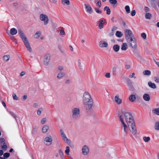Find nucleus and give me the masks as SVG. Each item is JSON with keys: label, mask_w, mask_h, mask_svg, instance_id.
Instances as JSON below:
<instances>
[{"label": "nucleus", "mask_w": 159, "mask_h": 159, "mask_svg": "<svg viewBox=\"0 0 159 159\" xmlns=\"http://www.w3.org/2000/svg\"><path fill=\"white\" fill-rule=\"evenodd\" d=\"M128 48L127 44L125 43L122 44L121 47V49L123 51L126 50Z\"/></svg>", "instance_id": "nucleus-21"}, {"label": "nucleus", "mask_w": 159, "mask_h": 159, "mask_svg": "<svg viewBox=\"0 0 159 159\" xmlns=\"http://www.w3.org/2000/svg\"><path fill=\"white\" fill-rule=\"evenodd\" d=\"M77 61L78 62V64L79 66L80 67H81V62L82 61L80 59H79L77 60Z\"/></svg>", "instance_id": "nucleus-51"}, {"label": "nucleus", "mask_w": 159, "mask_h": 159, "mask_svg": "<svg viewBox=\"0 0 159 159\" xmlns=\"http://www.w3.org/2000/svg\"><path fill=\"white\" fill-rule=\"evenodd\" d=\"M143 99L145 101H148L150 100V98L149 95L147 93H145L143 95Z\"/></svg>", "instance_id": "nucleus-18"}, {"label": "nucleus", "mask_w": 159, "mask_h": 159, "mask_svg": "<svg viewBox=\"0 0 159 159\" xmlns=\"http://www.w3.org/2000/svg\"><path fill=\"white\" fill-rule=\"evenodd\" d=\"M84 5V9L87 13L90 15L93 14V10L90 4L86 3Z\"/></svg>", "instance_id": "nucleus-9"}, {"label": "nucleus", "mask_w": 159, "mask_h": 159, "mask_svg": "<svg viewBox=\"0 0 159 159\" xmlns=\"http://www.w3.org/2000/svg\"><path fill=\"white\" fill-rule=\"evenodd\" d=\"M125 9L127 13H129L130 12V7L129 6L127 5L125 7Z\"/></svg>", "instance_id": "nucleus-40"}, {"label": "nucleus", "mask_w": 159, "mask_h": 159, "mask_svg": "<svg viewBox=\"0 0 159 159\" xmlns=\"http://www.w3.org/2000/svg\"><path fill=\"white\" fill-rule=\"evenodd\" d=\"M109 2L111 4H116L117 3L116 0H110Z\"/></svg>", "instance_id": "nucleus-45"}, {"label": "nucleus", "mask_w": 159, "mask_h": 159, "mask_svg": "<svg viewBox=\"0 0 159 159\" xmlns=\"http://www.w3.org/2000/svg\"><path fill=\"white\" fill-rule=\"evenodd\" d=\"M33 107L34 108H37L38 107V104L37 103H34L33 105Z\"/></svg>", "instance_id": "nucleus-57"}, {"label": "nucleus", "mask_w": 159, "mask_h": 159, "mask_svg": "<svg viewBox=\"0 0 159 159\" xmlns=\"http://www.w3.org/2000/svg\"><path fill=\"white\" fill-rule=\"evenodd\" d=\"M155 81L156 83H159V78L157 77H155Z\"/></svg>", "instance_id": "nucleus-53"}, {"label": "nucleus", "mask_w": 159, "mask_h": 159, "mask_svg": "<svg viewBox=\"0 0 159 159\" xmlns=\"http://www.w3.org/2000/svg\"><path fill=\"white\" fill-rule=\"evenodd\" d=\"M27 96L26 95H24L22 97V99L23 101H25L27 98Z\"/></svg>", "instance_id": "nucleus-56"}, {"label": "nucleus", "mask_w": 159, "mask_h": 159, "mask_svg": "<svg viewBox=\"0 0 159 159\" xmlns=\"http://www.w3.org/2000/svg\"><path fill=\"white\" fill-rule=\"evenodd\" d=\"M39 20L43 23L44 25H46L49 23V20L48 16L42 13L39 15Z\"/></svg>", "instance_id": "nucleus-6"}, {"label": "nucleus", "mask_w": 159, "mask_h": 159, "mask_svg": "<svg viewBox=\"0 0 159 159\" xmlns=\"http://www.w3.org/2000/svg\"><path fill=\"white\" fill-rule=\"evenodd\" d=\"M69 48H70V50L71 51H73V48L70 45L69 46Z\"/></svg>", "instance_id": "nucleus-62"}, {"label": "nucleus", "mask_w": 159, "mask_h": 159, "mask_svg": "<svg viewBox=\"0 0 159 159\" xmlns=\"http://www.w3.org/2000/svg\"><path fill=\"white\" fill-rule=\"evenodd\" d=\"M115 101L118 105H120L122 103V100L119 97V95H116L115 97Z\"/></svg>", "instance_id": "nucleus-16"}, {"label": "nucleus", "mask_w": 159, "mask_h": 159, "mask_svg": "<svg viewBox=\"0 0 159 159\" xmlns=\"http://www.w3.org/2000/svg\"><path fill=\"white\" fill-rule=\"evenodd\" d=\"M144 10L146 12H148L149 11V8L147 7H144Z\"/></svg>", "instance_id": "nucleus-55"}, {"label": "nucleus", "mask_w": 159, "mask_h": 159, "mask_svg": "<svg viewBox=\"0 0 159 159\" xmlns=\"http://www.w3.org/2000/svg\"><path fill=\"white\" fill-rule=\"evenodd\" d=\"M130 47L132 48L136 49L137 48V44L136 40L134 37L127 40Z\"/></svg>", "instance_id": "nucleus-8"}, {"label": "nucleus", "mask_w": 159, "mask_h": 159, "mask_svg": "<svg viewBox=\"0 0 159 159\" xmlns=\"http://www.w3.org/2000/svg\"><path fill=\"white\" fill-rule=\"evenodd\" d=\"M52 142V138L51 136H49L46 137L44 140L43 143L45 145L47 146L51 145Z\"/></svg>", "instance_id": "nucleus-11"}, {"label": "nucleus", "mask_w": 159, "mask_h": 159, "mask_svg": "<svg viewBox=\"0 0 159 159\" xmlns=\"http://www.w3.org/2000/svg\"><path fill=\"white\" fill-rule=\"evenodd\" d=\"M49 126L48 125H45L42 127V132L44 134H45L49 129Z\"/></svg>", "instance_id": "nucleus-17"}, {"label": "nucleus", "mask_w": 159, "mask_h": 159, "mask_svg": "<svg viewBox=\"0 0 159 159\" xmlns=\"http://www.w3.org/2000/svg\"><path fill=\"white\" fill-rule=\"evenodd\" d=\"M95 3L96 7L98 8H100L101 6V2L100 0H95Z\"/></svg>", "instance_id": "nucleus-20"}, {"label": "nucleus", "mask_w": 159, "mask_h": 159, "mask_svg": "<svg viewBox=\"0 0 159 159\" xmlns=\"http://www.w3.org/2000/svg\"><path fill=\"white\" fill-rule=\"evenodd\" d=\"M141 36L144 39H146L147 36H146V35L145 33H142L141 34Z\"/></svg>", "instance_id": "nucleus-46"}, {"label": "nucleus", "mask_w": 159, "mask_h": 159, "mask_svg": "<svg viewBox=\"0 0 159 159\" xmlns=\"http://www.w3.org/2000/svg\"><path fill=\"white\" fill-rule=\"evenodd\" d=\"M62 4L65 6H68L70 4V2L69 0H62Z\"/></svg>", "instance_id": "nucleus-27"}, {"label": "nucleus", "mask_w": 159, "mask_h": 159, "mask_svg": "<svg viewBox=\"0 0 159 159\" xmlns=\"http://www.w3.org/2000/svg\"><path fill=\"white\" fill-rule=\"evenodd\" d=\"M59 131L60 136L62 140L67 144H70L71 141L67 136L64 130L62 129H60Z\"/></svg>", "instance_id": "nucleus-5"}, {"label": "nucleus", "mask_w": 159, "mask_h": 159, "mask_svg": "<svg viewBox=\"0 0 159 159\" xmlns=\"http://www.w3.org/2000/svg\"><path fill=\"white\" fill-rule=\"evenodd\" d=\"M116 36L118 37H121L123 35L122 33L121 32L118 31L116 32Z\"/></svg>", "instance_id": "nucleus-36"}, {"label": "nucleus", "mask_w": 159, "mask_h": 159, "mask_svg": "<svg viewBox=\"0 0 159 159\" xmlns=\"http://www.w3.org/2000/svg\"><path fill=\"white\" fill-rule=\"evenodd\" d=\"M7 111L8 112V113L11 115L14 118H16V115L13 112L9 111L7 110Z\"/></svg>", "instance_id": "nucleus-42"}, {"label": "nucleus", "mask_w": 159, "mask_h": 159, "mask_svg": "<svg viewBox=\"0 0 159 159\" xmlns=\"http://www.w3.org/2000/svg\"><path fill=\"white\" fill-rule=\"evenodd\" d=\"M2 105H3V106L5 107V108H7L6 105L5 103L3 101L2 102Z\"/></svg>", "instance_id": "nucleus-61"}, {"label": "nucleus", "mask_w": 159, "mask_h": 159, "mask_svg": "<svg viewBox=\"0 0 159 159\" xmlns=\"http://www.w3.org/2000/svg\"><path fill=\"white\" fill-rule=\"evenodd\" d=\"M52 3H56L57 0H49Z\"/></svg>", "instance_id": "nucleus-59"}, {"label": "nucleus", "mask_w": 159, "mask_h": 159, "mask_svg": "<svg viewBox=\"0 0 159 159\" xmlns=\"http://www.w3.org/2000/svg\"><path fill=\"white\" fill-rule=\"evenodd\" d=\"M145 16L146 19H150L152 17V15L149 13H147L146 14Z\"/></svg>", "instance_id": "nucleus-38"}, {"label": "nucleus", "mask_w": 159, "mask_h": 159, "mask_svg": "<svg viewBox=\"0 0 159 159\" xmlns=\"http://www.w3.org/2000/svg\"><path fill=\"white\" fill-rule=\"evenodd\" d=\"M120 48V46L117 44L115 45L113 47V50L116 52H118L119 51Z\"/></svg>", "instance_id": "nucleus-25"}, {"label": "nucleus", "mask_w": 159, "mask_h": 159, "mask_svg": "<svg viewBox=\"0 0 159 159\" xmlns=\"http://www.w3.org/2000/svg\"><path fill=\"white\" fill-rule=\"evenodd\" d=\"M148 85L151 88L155 89L156 88V84L154 83H152L151 81L148 82Z\"/></svg>", "instance_id": "nucleus-26"}, {"label": "nucleus", "mask_w": 159, "mask_h": 159, "mask_svg": "<svg viewBox=\"0 0 159 159\" xmlns=\"http://www.w3.org/2000/svg\"><path fill=\"white\" fill-rule=\"evenodd\" d=\"M119 120L122 124V128L124 133L127 135L129 130L133 135H135L137 131L134 118L131 114L128 112H125L118 115Z\"/></svg>", "instance_id": "nucleus-1"}, {"label": "nucleus", "mask_w": 159, "mask_h": 159, "mask_svg": "<svg viewBox=\"0 0 159 159\" xmlns=\"http://www.w3.org/2000/svg\"><path fill=\"white\" fill-rule=\"evenodd\" d=\"M68 157L70 159H74L73 157L71 156H69Z\"/></svg>", "instance_id": "nucleus-64"}, {"label": "nucleus", "mask_w": 159, "mask_h": 159, "mask_svg": "<svg viewBox=\"0 0 159 159\" xmlns=\"http://www.w3.org/2000/svg\"><path fill=\"white\" fill-rule=\"evenodd\" d=\"M143 140L145 143H148L150 141L151 138L149 136H144L143 137Z\"/></svg>", "instance_id": "nucleus-19"}, {"label": "nucleus", "mask_w": 159, "mask_h": 159, "mask_svg": "<svg viewBox=\"0 0 159 159\" xmlns=\"http://www.w3.org/2000/svg\"><path fill=\"white\" fill-rule=\"evenodd\" d=\"M104 10L106 11L107 12V14L108 15H109L111 13V10L109 8L107 7H105L104 8Z\"/></svg>", "instance_id": "nucleus-35"}, {"label": "nucleus", "mask_w": 159, "mask_h": 159, "mask_svg": "<svg viewBox=\"0 0 159 159\" xmlns=\"http://www.w3.org/2000/svg\"><path fill=\"white\" fill-rule=\"evenodd\" d=\"M65 75V73L63 72H61L59 73L57 75V78L59 79H61Z\"/></svg>", "instance_id": "nucleus-28"}, {"label": "nucleus", "mask_w": 159, "mask_h": 159, "mask_svg": "<svg viewBox=\"0 0 159 159\" xmlns=\"http://www.w3.org/2000/svg\"><path fill=\"white\" fill-rule=\"evenodd\" d=\"M130 68V66L129 65H126L125 66V68L126 69H129Z\"/></svg>", "instance_id": "nucleus-58"}, {"label": "nucleus", "mask_w": 159, "mask_h": 159, "mask_svg": "<svg viewBox=\"0 0 159 159\" xmlns=\"http://www.w3.org/2000/svg\"><path fill=\"white\" fill-rule=\"evenodd\" d=\"M10 58L9 55H5L2 57V60L4 61H7L9 60Z\"/></svg>", "instance_id": "nucleus-24"}, {"label": "nucleus", "mask_w": 159, "mask_h": 159, "mask_svg": "<svg viewBox=\"0 0 159 159\" xmlns=\"http://www.w3.org/2000/svg\"><path fill=\"white\" fill-rule=\"evenodd\" d=\"M58 48H59V50H61V49H62V47H61V46H58Z\"/></svg>", "instance_id": "nucleus-63"}, {"label": "nucleus", "mask_w": 159, "mask_h": 159, "mask_svg": "<svg viewBox=\"0 0 159 159\" xmlns=\"http://www.w3.org/2000/svg\"><path fill=\"white\" fill-rule=\"evenodd\" d=\"M152 111L154 113L159 116V107L153 109Z\"/></svg>", "instance_id": "nucleus-32"}, {"label": "nucleus", "mask_w": 159, "mask_h": 159, "mask_svg": "<svg viewBox=\"0 0 159 159\" xmlns=\"http://www.w3.org/2000/svg\"><path fill=\"white\" fill-rule=\"evenodd\" d=\"M125 36L127 40L131 39L132 37H134L132 31L128 29L125 30Z\"/></svg>", "instance_id": "nucleus-10"}, {"label": "nucleus", "mask_w": 159, "mask_h": 159, "mask_svg": "<svg viewBox=\"0 0 159 159\" xmlns=\"http://www.w3.org/2000/svg\"><path fill=\"white\" fill-rule=\"evenodd\" d=\"M80 116V110L79 108L75 107L72 110V117L74 119H77Z\"/></svg>", "instance_id": "nucleus-4"}, {"label": "nucleus", "mask_w": 159, "mask_h": 159, "mask_svg": "<svg viewBox=\"0 0 159 159\" xmlns=\"http://www.w3.org/2000/svg\"><path fill=\"white\" fill-rule=\"evenodd\" d=\"M82 102L85 108L91 109L93 105V100L90 94L88 92H84L82 96Z\"/></svg>", "instance_id": "nucleus-2"}, {"label": "nucleus", "mask_w": 159, "mask_h": 159, "mask_svg": "<svg viewBox=\"0 0 159 159\" xmlns=\"http://www.w3.org/2000/svg\"><path fill=\"white\" fill-rule=\"evenodd\" d=\"M18 5V3L16 2V3H14L13 4V6L14 7H17Z\"/></svg>", "instance_id": "nucleus-60"}, {"label": "nucleus", "mask_w": 159, "mask_h": 159, "mask_svg": "<svg viewBox=\"0 0 159 159\" xmlns=\"http://www.w3.org/2000/svg\"><path fill=\"white\" fill-rule=\"evenodd\" d=\"M17 33V30L15 28H12L10 30V33L12 35H16Z\"/></svg>", "instance_id": "nucleus-22"}, {"label": "nucleus", "mask_w": 159, "mask_h": 159, "mask_svg": "<svg viewBox=\"0 0 159 159\" xmlns=\"http://www.w3.org/2000/svg\"><path fill=\"white\" fill-rule=\"evenodd\" d=\"M70 151V147L68 146H66V149L65 151V154L67 155H69Z\"/></svg>", "instance_id": "nucleus-29"}, {"label": "nucleus", "mask_w": 159, "mask_h": 159, "mask_svg": "<svg viewBox=\"0 0 159 159\" xmlns=\"http://www.w3.org/2000/svg\"><path fill=\"white\" fill-rule=\"evenodd\" d=\"M143 73L144 75H149L151 74V72L149 70H145L143 71Z\"/></svg>", "instance_id": "nucleus-34"}, {"label": "nucleus", "mask_w": 159, "mask_h": 159, "mask_svg": "<svg viewBox=\"0 0 159 159\" xmlns=\"http://www.w3.org/2000/svg\"><path fill=\"white\" fill-rule=\"evenodd\" d=\"M129 77L130 78H134V79L136 78V77L135 76V73H133L132 75H129Z\"/></svg>", "instance_id": "nucleus-47"}, {"label": "nucleus", "mask_w": 159, "mask_h": 159, "mask_svg": "<svg viewBox=\"0 0 159 159\" xmlns=\"http://www.w3.org/2000/svg\"><path fill=\"white\" fill-rule=\"evenodd\" d=\"M12 97L13 99L15 100H18L19 98L16 95L15 93H13L12 94Z\"/></svg>", "instance_id": "nucleus-41"}, {"label": "nucleus", "mask_w": 159, "mask_h": 159, "mask_svg": "<svg viewBox=\"0 0 159 159\" xmlns=\"http://www.w3.org/2000/svg\"><path fill=\"white\" fill-rule=\"evenodd\" d=\"M136 99V97L135 95L131 94L129 97V100L131 102H134Z\"/></svg>", "instance_id": "nucleus-23"}, {"label": "nucleus", "mask_w": 159, "mask_h": 159, "mask_svg": "<svg viewBox=\"0 0 159 159\" xmlns=\"http://www.w3.org/2000/svg\"><path fill=\"white\" fill-rule=\"evenodd\" d=\"M60 34L61 35H64L65 34V32L64 30H60Z\"/></svg>", "instance_id": "nucleus-52"}, {"label": "nucleus", "mask_w": 159, "mask_h": 159, "mask_svg": "<svg viewBox=\"0 0 159 159\" xmlns=\"http://www.w3.org/2000/svg\"><path fill=\"white\" fill-rule=\"evenodd\" d=\"M5 141L4 139H1V146H2V149L3 150L6 151L7 149V146Z\"/></svg>", "instance_id": "nucleus-15"}, {"label": "nucleus", "mask_w": 159, "mask_h": 159, "mask_svg": "<svg viewBox=\"0 0 159 159\" xmlns=\"http://www.w3.org/2000/svg\"><path fill=\"white\" fill-rule=\"evenodd\" d=\"M105 77L107 78H110L111 77V74L110 73H106L105 75Z\"/></svg>", "instance_id": "nucleus-48"}, {"label": "nucleus", "mask_w": 159, "mask_h": 159, "mask_svg": "<svg viewBox=\"0 0 159 159\" xmlns=\"http://www.w3.org/2000/svg\"><path fill=\"white\" fill-rule=\"evenodd\" d=\"M47 120V118H44L41 119V123L43 125L46 122Z\"/></svg>", "instance_id": "nucleus-43"}, {"label": "nucleus", "mask_w": 159, "mask_h": 159, "mask_svg": "<svg viewBox=\"0 0 159 159\" xmlns=\"http://www.w3.org/2000/svg\"><path fill=\"white\" fill-rule=\"evenodd\" d=\"M90 150L89 147L86 145H84L82 148V153L84 156H87L89 155Z\"/></svg>", "instance_id": "nucleus-12"}, {"label": "nucleus", "mask_w": 159, "mask_h": 159, "mask_svg": "<svg viewBox=\"0 0 159 159\" xmlns=\"http://www.w3.org/2000/svg\"><path fill=\"white\" fill-rule=\"evenodd\" d=\"M131 15L132 16H134L136 14V11L135 10H132L131 12Z\"/></svg>", "instance_id": "nucleus-49"}, {"label": "nucleus", "mask_w": 159, "mask_h": 159, "mask_svg": "<svg viewBox=\"0 0 159 159\" xmlns=\"http://www.w3.org/2000/svg\"><path fill=\"white\" fill-rule=\"evenodd\" d=\"M10 156V154L9 153H5L3 154L4 157H1V159H7Z\"/></svg>", "instance_id": "nucleus-31"}, {"label": "nucleus", "mask_w": 159, "mask_h": 159, "mask_svg": "<svg viewBox=\"0 0 159 159\" xmlns=\"http://www.w3.org/2000/svg\"><path fill=\"white\" fill-rule=\"evenodd\" d=\"M94 10H95V11H96V12L98 13V14H100L102 13V11L100 10H99L98 8H94Z\"/></svg>", "instance_id": "nucleus-44"}, {"label": "nucleus", "mask_w": 159, "mask_h": 159, "mask_svg": "<svg viewBox=\"0 0 159 159\" xmlns=\"http://www.w3.org/2000/svg\"><path fill=\"white\" fill-rule=\"evenodd\" d=\"M106 20L104 19H102L98 22V26L100 29H102L103 28L104 25L106 23Z\"/></svg>", "instance_id": "nucleus-14"}, {"label": "nucleus", "mask_w": 159, "mask_h": 159, "mask_svg": "<svg viewBox=\"0 0 159 159\" xmlns=\"http://www.w3.org/2000/svg\"><path fill=\"white\" fill-rule=\"evenodd\" d=\"M58 69L60 70H62L64 69V67L62 66H59L58 67Z\"/></svg>", "instance_id": "nucleus-54"}, {"label": "nucleus", "mask_w": 159, "mask_h": 159, "mask_svg": "<svg viewBox=\"0 0 159 159\" xmlns=\"http://www.w3.org/2000/svg\"><path fill=\"white\" fill-rule=\"evenodd\" d=\"M43 111V108L41 107L39 108L38 110L37 111V113L38 115L40 116L41 115L42 112Z\"/></svg>", "instance_id": "nucleus-33"}, {"label": "nucleus", "mask_w": 159, "mask_h": 159, "mask_svg": "<svg viewBox=\"0 0 159 159\" xmlns=\"http://www.w3.org/2000/svg\"><path fill=\"white\" fill-rule=\"evenodd\" d=\"M155 129L156 130H159V121H157L155 123Z\"/></svg>", "instance_id": "nucleus-37"}, {"label": "nucleus", "mask_w": 159, "mask_h": 159, "mask_svg": "<svg viewBox=\"0 0 159 159\" xmlns=\"http://www.w3.org/2000/svg\"><path fill=\"white\" fill-rule=\"evenodd\" d=\"M99 46L101 48H107L108 47V44L107 42L102 40L99 42Z\"/></svg>", "instance_id": "nucleus-13"}, {"label": "nucleus", "mask_w": 159, "mask_h": 159, "mask_svg": "<svg viewBox=\"0 0 159 159\" xmlns=\"http://www.w3.org/2000/svg\"><path fill=\"white\" fill-rule=\"evenodd\" d=\"M58 153L61 159H64V155L61 149H60L58 151Z\"/></svg>", "instance_id": "nucleus-30"}, {"label": "nucleus", "mask_w": 159, "mask_h": 159, "mask_svg": "<svg viewBox=\"0 0 159 159\" xmlns=\"http://www.w3.org/2000/svg\"><path fill=\"white\" fill-rule=\"evenodd\" d=\"M41 34V32H37L34 34V37L36 39H38L39 38Z\"/></svg>", "instance_id": "nucleus-39"}, {"label": "nucleus", "mask_w": 159, "mask_h": 159, "mask_svg": "<svg viewBox=\"0 0 159 159\" xmlns=\"http://www.w3.org/2000/svg\"><path fill=\"white\" fill-rule=\"evenodd\" d=\"M18 34L20 37L23 42L24 43L26 49L30 52H31L32 49L30 46L28 40L24 34L23 32L21 30H18Z\"/></svg>", "instance_id": "nucleus-3"}, {"label": "nucleus", "mask_w": 159, "mask_h": 159, "mask_svg": "<svg viewBox=\"0 0 159 159\" xmlns=\"http://www.w3.org/2000/svg\"><path fill=\"white\" fill-rule=\"evenodd\" d=\"M25 72L24 71H22L20 74V76L22 77L25 74Z\"/></svg>", "instance_id": "nucleus-50"}, {"label": "nucleus", "mask_w": 159, "mask_h": 159, "mask_svg": "<svg viewBox=\"0 0 159 159\" xmlns=\"http://www.w3.org/2000/svg\"><path fill=\"white\" fill-rule=\"evenodd\" d=\"M51 59V54L49 53L46 54L43 57V63L45 66H48L50 62Z\"/></svg>", "instance_id": "nucleus-7"}]
</instances>
